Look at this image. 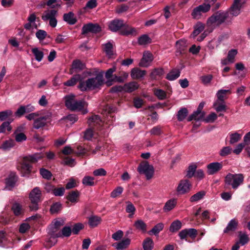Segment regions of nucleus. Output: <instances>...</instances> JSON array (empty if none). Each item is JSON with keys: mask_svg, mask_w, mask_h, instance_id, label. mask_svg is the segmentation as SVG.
Listing matches in <instances>:
<instances>
[{"mask_svg": "<svg viewBox=\"0 0 250 250\" xmlns=\"http://www.w3.org/2000/svg\"><path fill=\"white\" fill-rule=\"evenodd\" d=\"M82 183L86 186H93L95 185L94 178L89 176H85L83 179Z\"/></svg>", "mask_w": 250, "mask_h": 250, "instance_id": "obj_50", "label": "nucleus"}, {"mask_svg": "<svg viewBox=\"0 0 250 250\" xmlns=\"http://www.w3.org/2000/svg\"><path fill=\"white\" fill-rule=\"evenodd\" d=\"M138 171L140 174H144L147 180L150 179L154 174V168L152 166L147 162L141 163L138 167Z\"/></svg>", "mask_w": 250, "mask_h": 250, "instance_id": "obj_9", "label": "nucleus"}, {"mask_svg": "<svg viewBox=\"0 0 250 250\" xmlns=\"http://www.w3.org/2000/svg\"><path fill=\"white\" fill-rule=\"evenodd\" d=\"M176 47L177 51L180 53H182L187 47V42L185 40H180L176 42Z\"/></svg>", "mask_w": 250, "mask_h": 250, "instance_id": "obj_43", "label": "nucleus"}, {"mask_svg": "<svg viewBox=\"0 0 250 250\" xmlns=\"http://www.w3.org/2000/svg\"><path fill=\"white\" fill-rule=\"evenodd\" d=\"M213 107L217 112L225 111L226 109V106L224 102L219 104L218 101L214 103Z\"/></svg>", "mask_w": 250, "mask_h": 250, "instance_id": "obj_54", "label": "nucleus"}, {"mask_svg": "<svg viewBox=\"0 0 250 250\" xmlns=\"http://www.w3.org/2000/svg\"><path fill=\"white\" fill-rule=\"evenodd\" d=\"M237 224L238 223L235 220H231L228 224L227 227L224 230V232L228 233L229 231H234L237 228Z\"/></svg>", "mask_w": 250, "mask_h": 250, "instance_id": "obj_36", "label": "nucleus"}, {"mask_svg": "<svg viewBox=\"0 0 250 250\" xmlns=\"http://www.w3.org/2000/svg\"><path fill=\"white\" fill-rule=\"evenodd\" d=\"M101 122V120L100 117L98 115H93L90 117L87 121V123L88 124L89 126H93L96 125H99Z\"/></svg>", "mask_w": 250, "mask_h": 250, "instance_id": "obj_47", "label": "nucleus"}, {"mask_svg": "<svg viewBox=\"0 0 250 250\" xmlns=\"http://www.w3.org/2000/svg\"><path fill=\"white\" fill-rule=\"evenodd\" d=\"M139 87V84L136 82L127 83L124 85V92L130 93L137 90Z\"/></svg>", "mask_w": 250, "mask_h": 250, "instance_id": "obj_23", "label": "nucleus"}, {"mask_svg": "<svg viewBox=\"0 0 250 250\" xmlns=\"http://www.w3.org/2000/svg\"><path fill=\"white\" fill-rule=\"evenodd\" d=\"M63 20L71 25H73L77 22V20L75 17L74 14L72 12L63 15Z\"/></svg>", "mask_w": 250, "mask_h": 250, "instance_id": "obj_31", "label": "nucleus"}, {"mask_svg": "<svg viewBox=\"0 0 250 250\" xmlns=\"http://www.w3.org/2000/svg\"><path fill=\"white\" fill-rule=\"evenodd\" d=\"M2 145V149L4 151H9L15 145L14 140L8 139L4 141Z\"/></svg>", "mask_w": 250, "mask_h": 250, "instance_id": "obj_35", "label": "nucleus"}, {"mask_svg": "<svg viewBox=\"0 0 250 250\" xmlns=\"http://www.w3.org/2000/svg\"><path fill=\"white\" fill-rule=\"evenodd\" d=\"M188 114V111L185 107L182 108L180 109L177 113V119L179 121H183L185 118L187 116Z\"/></svg>", "mask_w": 250, "mask_h": 250, "instance_id": "obj_49", "label": "nucleus"}, {"mask_svg": "<svg viewBox=\"0 0 250 250\" xmlns=\"http://www.w3.org/2000/svg\"><path fill=\"white\" fill-rule=\"evenodd\" d=\"M72 232V229L70 226H66L64 227L61 231V237H69L71 235V233Z\"/></svg>", "mask_w": 250, "mask_h": 250, "instance_id": "obj_55", "label": "nucleus"}, {"mask_svg": "<svg viewBox=\"0 0 250 250\" xmlns=\"http://www.w3.org/2000/svg\"><path fill=\"white\" fill-rule=\"evenodd\" d=\"M127 206L126 207L125 210L126 211L129 213L128 217L129 218H132L134 214L135 211L136 210L135 207L130 202H126Z\"/></svg>", "mask_w": 250, "mask_h": 250, "instance_id": "obj_53", "label": "nucleus"}, {"mask_svg": "<svg viewBox=\"0 0 250 250\" xmlns=\"http://www.w3.org/2000/svg\"><path fill=\"white\" fill-rule=\"evenodd\" d=\"M146 70H142L138 68H134L131 71V77L133 79L143 78L146 74Z\"/></svg>", "mask_w": 250, "mask_h": 250, "instance_id": "obj_22", "label": "nucleus"}, {"mask_svg": "<svg viewBox=\"0 0 250 250\" xmlns=\"http://www.w3.org/2000/svg\"><path fill=\"white\" fill-rule=\"evenodd\" d=\"M153 61V56L151 53L148 51L145 52L143 58L139 62V66L147 67L149 66Z\"/></svg>", "mask_w": 250, "mask_h": 250, "instance_id": "obj_16", "label": "nucleus"}, {"mask_svg": "<svg viewBox=\"0 0 250 250\" xmlns=\"http://www.w3.org/2000/svg\"><path fill=\"white\" fill-rule=\"evenodd\" d=\"M231 93L230 89H220L216 93V97L217 101L221 102H224L225 100L227 98V94Z\"/></svg>", "mask_w": 250, "mask_h": 250, "instance_id": "obj_30", "label": "nucleus"}, {"mask_svg": "<svg viewBox=\"0 0 250 250\" xmlns=\"http://www.w3.org/2000/svg\"><path fill=\"white\" fill-rule=\"evenodd\" d=\"M85 67V64L80 60H74L69 70V74H73L83 70Z\"/></svg>", "mask_w": 250, "mask_h": 250, "instance_id": "obj_15", "label": "nucleus"}, {"mask_svg": "<svg viewBox=\"0 0 250 250\" xmlns=\"http://www.w3.org/2000/svg\"><path fill=\"white\" fill-rule=\"evenodd\" d=\"M21 128V127H18L17 130L15 132V140L18 142H21L26 140V137L24 133H18V131H20Z\"/></svg>", "mask_w": 250, "mask_h": 250, "instance_id": "obj_51", "label": "nucleus"}, {"mask_svg": "<svg viewBox=\"0 0 250 250\" xmlns=\"http://www.w3.org/2000/svg\"><path fill=\"white\" fill-rule=\"evenodd\" d=\"M65 100V106L69 109L72 111H82L83 114L87 113V110L85 108L87 104L84 100H77L73 95L66 96Z\"/></svg>", "mask_w": 250, "mask_h": 250, "instance_id": "obj_2", "label": "nucleus"}, {"mask_svg": "<svg viewBox=\"0 0 250 250\" xmlns=\"http://www.w3.org/2000/svg\"><path fill=\"white\" fill-rule=\"evenodd\" d=\"M64 223L65 222L63 219L58 218L54 220L51 225L59 229L64 224Z\"/></svg>", "mask_w": 250, "mask_h": 250, "instance_id": "obj_62", "label": "nucleus"}, {"mask_svg": "<svg viewBox=\"0 0 250 250\" xmlns=\"http://www.w3.org/2000/svg\"><path fill=\"white\" fill-rule=\"evenodd\" d=\"M204 29V24L200 22H198L196 24V25L194 27V31L191 35V36L194 38L195 37H196L198 35H199L200 33H201Z\"/></svg>", "mask_w": 250, "mask_h": 250, "instance_id": "obj_41", "label": "nucleus"}, {"mask_svg": "<svg viewBox=\"0 0 250 250\" xmlns=\"http://www.w3.org/2000/svg\"><path fill=\"white\" fill-rule=\"evenodd\" d=\"M131 239L129 238H126L122 239L118 243H114L112 246L117 250H125L130 245Z\"/></svg>", "mask_w": 250, "mask_h": 250, "instance_id": "obj_20", "label": "nucleus"}, {"mask_svg": "<svg viewBox=\"0 0 250 250\" xmlns=\"http://www.w3.org/2000/svg\"><path fill=\"white\" fill-rule=\"evenodd\" d=\"M12 121V120L10 122H4L0 125V133H4L6 130L8 131L11 130L12 127L10 125V124Z\"/></svg>", "mask_w": 250, "mask_h": 250, "instance_id": "obj_57", "label": "nucleus"}, {"mask_svg": "<svg viewBox=\"0 0 250 250\" xmlns=\"http://www.w3.org/2000/svg\"><path fill=\"white\" fill-rule=\"evenodd\" d=\"M248 236L244 233L240 232L239 234V241L237 242L239 245L244 246L249 242Z\"/></svg>", "mask_w": 250, "mask_h": 250, "instance_id": "obj_48", "label": "nucleus"}, {"mask_svg": "<svg viewBox=\"0 0 250 250\" xmlns=\"http://www.w3.org/2000/svg\"><path fill=\"white\" fill-rule=\"evenodd\" d=\"M44 157V154L42 153H36L32 155L25 156V160H28L31 163L38 162Z\"/></svg>", "mask_w": 250, "mask_h": 250, "instance_id": "obj_32", "label": "nucleus"}, {"mask_svg": "<svg viewBox=\"0 0 250 250\" xmlns=\"http://www.w3.org/2000/svg\"><path fill=\"white\" fill-rule=\"evenodd\" d=\"M244 176L242 174H228L225 179V183L231 186L233 189H236L244 181Z\"/></svg>", "mask_w": 250, "mask_h": 250, "instance_id": "obj_5", "label": "nucleus"}, {"mask_svg": "<svg viewBox=\"0 0 250 250\" xmlns=\"http://www.w3.org/2000/svg\"><path fill=\"white\" fill-rule=\"evenodd\" d=\"M58 12L55 9H48L44 11L42 19L44 21H49V24L52 27H55L57 24V17Z\"/></svg>", "mask_w": 250, "mask_h": 250, "instance_id": "obj_6", "label": "nucleus"}, {"mask_svg": "<svg viewBox=\"0 0 250 250\" xmlns=\"http://www.w3.org/2000/svg\"><path fill=\"white\" fill-rule=\"evenodd\" d=\"M191 184L189 180L183 179L179 181L176 190L178 194H185L190 190Z\"/></svg>", "mask_w": 250, "mask_h": 250, "instance_id": "obj_10", "label": "nucleus"}, {"mask_svg": "<svg viewBox=\"0 0 250 250\" xmlns=\"http://www.w3.org/2000/svg\"><path fill=\"white\" fill-rule=\"evenodd\" d=\"M101 28L97 24L88 23L85 24L82 28V34H85L88 32L97 33L100 32Z\"/></svg>", "mask_w": 250, "mask_h": 250, "instance_id": "obj_17", "label": "nucleus"}, {"mask_svg": "<svg viewBox=\"0 0 250 250\" xmlns=\"http://www.w3.org/2000/svg\"><path fill=\"white\" fill-rule=\"evenodd\" d=\"M57 238H51V236L48 238L44 244V247L47 249H49L54 246L57 242Z\"/></svg>", "mask_w": 250, "mask_h": 250, "instance_id": "obj_61", "label": "nucleus"}, {"mask_svg": "<svg viewBox=\"0 0 250 250\" xmlns=\"http://www.w3.org/2000/svg\"><path fill=\"white\" fill-rule=\"evenodd\" d=\"M104 83L103 76L97 73L94 77L88 78L85 81L83 79L78 85V88L82 91L92 90L99 88Z\"/></svg>", "mask_w": 250, "mask_h": 250, "instance_id": "obj_1", "label": "nucleus"}, {"mask_svg": "<svg viewBox=\"0 0 250 250\" xmlns=\"http://www.w3.org/2000/svg\"><path fill=\"white\" fill-rule=\"evenodd\" d=\"M46 36L47 33L43 30L39 29L36 33V37L40 41L44 40Z\"/></svg>", "mask_w": 250, "mask_h": 250, "instance_id": "obj_59", "label": "nucleus"}, {"mask_svg": "<svg viewBox=\"0 0 250 250\" xmlns=\"http://www.w3.org/2000/svg\"><path fill=\"white\" fill-rule=\"evenodd\" d=\"M163 74V69L161 68H155L152 71L150 76L152 79L156 80L160 78Z\"/></svg>", "mask_w": 250, "mask_h": 250, "instance_id": "obj_40", "label": "nucleus"}, {"mask_svg": "<svg viewBox=\"0 0 250 250\" xmlns=\"http://www.w3.org/2000/svg\"><path fill=\"white\" fill-rule=\"evenodd\" d=\"M124 25L123 20L116 19L111 21L108 24L109 29L112 32H117Z\"/></svg>", "mask_w": 250, "mask_h": 250, "instance_id": "obj_21", "label": "nucleus"}, {"mask_svg": "<svg viewBox=\"0 0 250 250\" xmlns=\"http://www.w3.org/2000/svg\"><path fill=\"white\" fill-rule=\"evenodd\" d=\"M144 250H152L154 243L152 239L149 237L146 238L143 243Z\"/></svg>", "mask_w": 250, "mask_h": 250, "instance_id": "obj_42", "label": "nucleus"}, {"mask_svg": "<svg viewBox=\"0 0 250 250\" xmlns=\"http://www.w3.org/2000/svg\"><path fill=\"white\" fill-rule=\"evenodd\" d=\"M229 143L233 144L238 142L241 138L242 135L237 132L230 134Z\"/></svg>", "mask_w": 250, "mask_h": 250, "instance_id": "obj_58", "label": "nucleus"}, {"mask_svg": "<svg viewBox=\"0 0 250 250\" xmlns=\"http://www.w3.org/2000/svg\"><path fill=\"white\" fill-rule=\"evenodd\" d=\"M18 180V177L15 173L11 172L5 179V188L11 190L15 185Z\"/></svg>", "mask_w": 250, "mask_h": 250, "instance_id": "obj_18", "label": "nucleus"}, {"mask_svg": "<svg viewBox=\"0 0 250 250\" xmlns=\"http://www.w3.org/2000/svg\"><path fill=\"white\" fill-rule=\"evenodd\" d=\"M182 227V223L179 220H176L173 222L169 227V231L171 232H176L179 230Z\"/></svg>", "mask_w": 250, "mask_h": 250, "instance_id": "obj_46", "label": "nucleus"}, {"mask_svg": "<svg viewBox=\"0 0 250 250\" xmlns=\"http://www.w3.org/2000/svg\"><path fill=\"white\" fill-rule=\"evenodd\" d=\"M242 8V6L233 3L229 10L230 14L233 16H237L240 14Z\"/></svg>", "mask_w": 250, "mask_h": 250, "instance_id": "obj_38", "label": "nucleus"}, {"mask_svg": "<svg viewBox=\"0 0 250 250\" xmlns=\"http://www.w3.org/2000/svg\"><path fill=\"white\" fill-rule=\"evenodd\" d=\"M62 208V204L60 202L53 204L50 208V211L52 213H58Z\"/></svg>", "mask_w": 250, "mask_h": 250, "instance_id": "obj_64", "label": "nucleus"}, {"mask_svg": "<svg viewBox=\"0 0 250 250\" xmlns=\"http://www.w3.org/2000/svg\"><path fill=\"white\" fill-rule=\"evenodd\" d=\"M181 71L178 68H173L171 70L166 76V79L169 81H174L180 76Z\"/></svg>", "mask_w": 250, "mask_h": 250, "instance_id": "obj_25", "label": "nucleus"}, {"mask_svg": "<svg viewBox=\"0 0 250 250\" xmlns=\"http://www.w3.org/2000/svg\"><path fill=\"white\" fill-rule=\"evenodd\" d=\"M164 225L163 223H160L156 225L150 231L148 232L149 235L153 234L158 235L159 232L163 230Z\"/></svg>", "mask_w": 250, "mask_h": 250, "instance_id": "obj_39", "label": "nucleus"}, {"mask_svg": "<svg viewBox=\"0 0 250 250\" xmlns=\"http://www.w3.org/2000/svg\"><path fill=\"white\" fill-rule=\"evenodd\" d=\"M48 234L51 238L61 237V231L52 225L48 228Z\"/></svg>", "mask_w": 250, "mask_h": 250, "instance_id": "obj_34", "label": "nucleus"}, {"mask_svg": "<svg viewBox=\"0 0 250 250\" xmlns=\"http://www.w3.org/2000/svg\"><path fill=\"white\" fill-rule=\"evenodd\" d=\"M232 151V149L230 146H224L222 147L219 151V155L223 157L230 154Z\"/></svg>", "mask_w": 250, "mask_h": 250, "instance_id": "obj_52", "label": "nucleus"}, {"mask_svg": "<svg viewBox=\"0 0 250 250\" xmlns=\"http://www.w3.org/2000/svg\"><path fill=\"white\" fill-rule=\"evenodd\" d=\"M28 160H25V157L22 161L18 166V169L21 171L22 176H28L31 171L32 166Z\"/></svg>", "mask_w": 250, "mask_h": 250, "instance_id": "obj_11", "label": "nucleus"}, {"mask_svg": "<svg viewBox=\"0 0 250 250\" xmlns=\"http://www.w3.org/2000/svg\"><path fill=\"white\" fill-rule=\"evenodd\" d=\"M150 39L146 35L141 36L138 39V42L141 45H146L150 42Z\"/></svg>", "mask_w": 250, "mask_h": 250, "instance_id": "obj_63", "label": "nucleus"}, {"mask_svg": "<svg viewBox=\"0 0 250 250\" xmlns=\"http://www.w3.org/2000/svg\"><path fill=\"white\" fill-rule=\"evenodd\" d=\"M116 67L113 66L112 68L108 69L105 73V77L107 81L106 82L107 85L109 86L112 84L113 80L111 79L113 76V73L115 72Z\"/></svg>", "mask_w": 250, "mask_h": 250, "instance_id": "obj_33", "label": "nucleus"}, {"mask_svg": "<svg viewBox=\"0 0 250 250\" xmlns=\"http://www.w3.org/2000/svg\"><path fill=\"white\" fill-rule=\"evenodd\" d=\"M79 195L80 193L78 191H72L69 193L68 196L66 197V198L70 202L72 203H76L78 202Z\"/></svg>", "mask_w": 250, "mask_h": 250, "instance_id": "obj_37", "label": "nucleus"}, {"mask_svg": "<svg viewBox=\"0 0 250 250\" xmlns=\"http://www.w3.org/2000/svg\"><path fill=\"white\" fill-rule=\"evenodd\" d=\"M205 194L206 193L204 191H200L191 196L189 201L190 202H197L203 199Z\"/></svg>", "mask_w": 250, "mask_h": 250, "instance_id": "obj_45", "label": "nucleus"}, {"mask_svg": "<svg viewBox=\"0 0 250 250\" xmlns=\"http://www.w3.org/2000/svg\"><path fill=\"white\" fill-rule=\"evenodd\" d=\"M104 50L106 56L109 58H111L114 54L113 45L110 42H107L104 44Z\"/></svg>", "mask_w": 250, "mask_h": 250, "instance_id": "obj_44", "label": "nucleus"}, {"mask_svg": "<svg viewBox=\"0 0 250 250\" xmlns=\"http://www.w3.org/2000/svg\"><path fill=\"white\" fill-rule=\"evenodd\" d=\"M51 116V113L48 112L47 115L36 118L33 123V127L35 129H39L43 127L46 123V121Z\"/></svg>", "mask_w": 250, "mask_h": 250, "instance_id": "obj_14", "label": "nucleus"}, {"mask_svg": "<svg viewBox=\"0 0 250 250\" xmlns=\"http://www.w3.org/2000/svg\"><path fill=\"white\" fill-rule=\"evenodd\" d=\"M38 19L35 13H32L30 14L27 19L28 22L24 25V28L28 30H31L32 28L37 29L38 25L36 23V21Z\"/></svg>", "mask_w": 250, "mask_h": 250, "instance_id": "obj_12", "label": "nucleus"}, {"mask_svg": "<svg viewBox=\"0 0 250 250\" xmlns=\"http://www.w3.org/2000/svg\"><path fill=\"white\" fill-rule=\"evenodd\" d=\"M196 168L197 165L195 164H192L191 165H190L188 167V170L187 173V176L188 178L192 177L196 172Z\"/></svg>", "mask_w": 250, "mask_h": 250, "instance_id": "obj_56", "label": "nucleus"}, {"mask_svg": "<svg viewBox=\"0 0 250 250\" xmlns=\"http://www.w3.org/2000/svg\"><path fill=\"white\" fill-rule=\"evenodd\" d=\"M31 51L37 61L40 62L42 61L44 57V53L41 49L38 47H34L31 49Z\"/></svg>", "mask_w": 250, "mask_h": 250, "instance_id": "obj_29", "label": "nucleus"}, {"mask_svg": "<svg viewBox=\"0 0 250 250\" xmlns=\"http://www.w3.org/2000/svg\"><path fill=\"white\" fill-rule=\"evenodd\" d=\"M228 16V11H218L208 19L207 24L211 28H214L224 23Z\"/></svg>", "mask_w": 250, "mask_h": 250, "instance_id": "obj_3", "label": "nucleus"}, {"mask_svg": "<svg viewBox=\"0 0 250 250\" xmlns=\"http://www.w3.org/2000/svg\"><path fill=\"white\" fill-rule=\"evenodd\" d=\"M155 95L161 100H164L167 97L166 92L162 89H157L154 91Z\"/></svg>", "mask_w": 250, "mask_h": 250, "instance_id": "obj_60", "label": "nucleus"}, {"mask_svg": "<svg viewBox=\"0 0 250 250\" xmlns=\"http://www.w3.org/2000/svg\"><path fill=\"white\" fill-rule=\"evenodd\" d=\"M134 227L135 229L141 231L143 233H145L147 230V225L144 221L141 219H139L134 222Z\"/></svg>", "mask_w": 250, "mask_h": 250, "instance_id": "obj_28", "label": "nucleus"}, {"mask_svg": "<svg viewBox=\"0 0 250 250\" xmlns=\"http://www.w3.org/2000/svg\"><path fill=\"white\" fill-rule=\"evenodd\" d=\"M42 192L39 187L34 188L29 194L31 204L29 206L31 211H36L39 209V203L42 201Z\"/></svg>", "mask_w": 250, "mask_h": 250, "instance_id": "obj_4", "label": "nucleus"}, {"mask_svg": "<svg viewBox=\"0 0 250 250\" xmlns=\"http://www.w3.org/2000/svg\"><path fill=\"white\" fill-rule=\"evenodd\" d=\"M176 205L177 199L174 198L169 199L165 203L163 207V210L165 212H168L173 209Z\"/></svg>", "mask_w": 250, "mask_h": 250, "instance_id": "obj_26", "label": "nucleus"}, {"mask_svg": "<svg viewBox=\"0 0 250 250\" xmlns=\"http://www.w3.org/2000/svg\"><path fill=\"white\" fill-rule=\"evenodd\" d=\"M102 219L100 217L96 215H91L88 217V225L90 228H93L101 224Z\"/></svg>", "mask_w": 250, "mask_h": 250, "instance_id": "obj_27", "label": "nucleus"}, {"mask_svg": "<svg viewBox=\"0 0 250 250\" xmlns=\"http://www.w3.org/2000/svg\"><path fill=\"white\" fill-rule=\"evenodd\" d=\"M211 5L208 3H204L194 8L191 13V16L194 19H199L203 13L208 12L210 9Z\"/></svg>", "mask_w": 250, "mask_h": 250, "instance_id": "obj_7", "label": "nucleus"}, {"mask_svg": "<svg viewBox=\"0 0 250 250\" xmlns=\"http://www.w3.org/2000/svg\"><path fill=\"white\" fill-rule=\"evenodd\" d=\"M223 167L222 162H212L207 166V173L208 175H213L219 172Z\"/></svg>", "mask_w": 250, "mask_h": 250, "instance_id": "obj_13", "label": "nucleus"}, {"mask_svg": "<svg viewBox=\"0 0 250 250\" xmlns=\"http://www.w3.org/2000/svg\"><path fill=\"white\" fill-rule=\"evenodd\" d=\"M120 32L122 35L126 36L136 35L137 34V30L135 28L125 24Z\"/></svg>", "mask_w": 250, "mask_h": 250, "instance_id": "obj_24", "label": "nucleus"}, {"mask_svg": "<svg viewBox=\"0 0 250 250\" xmlns=\"http://www.w3.org/2000/svg\"><path fill=\"white\" fill-rule=\"evenodd\" d=\"M11 210L13 214L17 217L22 216L25 212V209L22 205L18 202H15L12 204Z\"/></svg>", "mask_w": 250, "mask_h": 250, "instance_id": "obj_19", "label": "nucleus"}, {"mask_svg": "<svg viewBox=\"0 0 250 250\" xmlns=\"http://www.w3.org/2000/svg\"><path fill=\"white\" fill-rule=\"evenodd\" d=\"M91 72L90 71H85L82 75H75L70 80L64 82L63 84L67 86H72L75 85L78 82H79L80 84L81 80L91 76Z\"/></svg>", "mask_w": 250, "mask_h": 250, "instance_id": "obj_8", "label": "nucleus"}]
</instances>
